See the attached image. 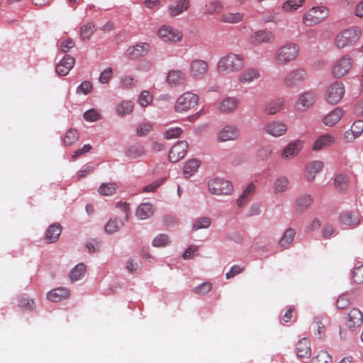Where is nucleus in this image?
Wrapping results in <instances>:
<instances>
[{
	"label": "nucleus",
	"mask_w": 363,
	"mask_h": 363,
	"mask_svg": "<svg viewBox=\"0 0 363 363\" xmlns=\"http://www.w3.org/2000/svg\"><path fill=\"white\" fill-rule=\"evenodd\" d=\"M244 66V57L241 55L229 53L221 57L217 65L219 72H233L240 70Z\"/></svg>",
	"instance_id": "obj_1"
},
{
	"label": "nucleus",
	"mask_w": 363,
	"mask_h": 363,
	"mask_svg": "<svg viewBox=\"0 0 363 363\" xmlns=\"http://www.w3.org/2000/svg\"><path fill=\"white\" fill-rule=\"evenodd\" d=\"M361 35L362 31L359 27L354 26L345 29L336 36L335 45L340 49L351 46L359 39Z\"/></svg>",
	"instance_id": "obj_2"
},
{
	"label": "nucleus",
	"mask_w": 363,
	"mask_h": 363,
	"mask_svg": "<svg viewBox=\"0 0 363 363\" xmlns=\"http://www.w3.org/2000/svg\"><path fill=\"white\" fill-rule=\"evenodd\" d=\"M199 96L197 94L186 91L180 95L174 104V110L176 112H186L194 108L198 104Z\"/></svg>",
	"instance_id": "obj_3"
},
{
	"label": "nucleus",
	"mask_w": 363,
	"mask_h": 363,
	"mask_svg": "<svg viewBox=\"0 0 363 363\" xmlns=\"http://www.w3.org/2000/svg\"><path fill=\"white\" fill-rule=\"evenodd\" d=\"M328 9L325 6H317L311 9L303 16V22L306 26L315 25L328 17Z\"/></svg>",
	"instance_id": "obj_4"
},
{
	"label": "nucleus",
	"mask_w": 363,
	"mask_h": 363,
	"mask_svg": "<svg viewBox=\"0 0 363 363\" xmlns=\"http://www.w3.org/2000/svg\"><path fill=\"white\" fill-rule=\"evenodd\" d=\"M295 60V44L286 43L279 48L275 55V60L278 65H286Z\"/></svg>",
	"instance_id": "obj_5"
},
{
	"label": "nucleus",
	"mask_w": 363,
	"mask_h": 363,
	"mask_svg": "<svg viewBox=\"0 0 363 363\" xmlns=\"http://www.w3.org/2000/svg\"><path fill=\"white\" fill-rule=\"evenodd\" d=\"M209 191L215 195H228L233 191V186L230 182L216 178L209 181L208 182Z\"/></svg>",
	"instance_id": "obj_6"
},
{
	"label": "nucleus",
	"mask_w": 363,
	"mask_h": 363,
	"mask_svg": "<svg viewBox=\"0 0 363 363\" xmlns=\"http://www.w3.org/2000/svg\"><path fill=\"white\" fill-rule=\"evenodd\" d=\"M157 35L164 42L177 43L182 40L183 34L178 29L164 25L157 31Z\"/></svg>",
	"instance_id": "obj_7"
},
{
	"label": "nucleus",
	"mask_w": 363,
	"mask_h": 363,
	"mask_svg": "<svg viewBox=\"0 0 363 363\" xmlns=\"http://www.w3.org/2000/svg\"><path fill=\"white\" fill-rule=\"evenodd\" d=\"M208 65L206 60L195 59L192 60L189 65V75L196 79H201L208 72Z\"/></svg>",
	"instance_id": "obj_8"
},
{
	"label": "nucleus",
	"mask_w": 363,
	"mask_h": 363,
	"mask_svg": "<svg viewBox=\"0 0 363 363\" xmlns=\"http://www.w3.org/2000/svg\"><path fill=\"white\" fill-rule=\"evenodd\" d=\"M345 94V86L342 82H336L331 84L325 94L327 101L332 104L338 103Z\"/></svg>",
	"instance_id": "obj_9"
},
{
	"label": "nucleus",
	"mask_w": 363,
	"mask_h": 363,
	"mask_svg": "<svg viewBox=\"0 0 363 363\" xmlns=\"http://www.w3.org/2000/svg\"><path fill=\"white\" fill-rule=\"evenodd\" d=\"M352 67V59L346 55L338 60L333 66V74L335 78L345 76Z\"/></svg>",
	"instance_id": "obj_10"
},
{
	"label": "nucleus",
	"mask_w": 363,
	"mask_h": 363,
	"mask_svg": "<svg viewBox=\"0 0 363 363\" xmlns=\"http://www.w3.org/2000/svg\"><path fill=\"white\" fill-rule=\"evenodd\" d=\"M324 163L320 160H313L308 162L303 171L304 178L309 182H313L317 174L322 172Z\"/></svg>",
	"instance_id": "obj_11"
},
{
	"label": "nucleus",
	"mask_w": 363,
	"mask_h": 363,
	"mask_svg": "<svg viewBox=\"0 0 363 363\" xmlns=\"http://www.w3.org/2000/svg\"><path fill=\"white\" fill-rule=\"evenodd\" d=\"M188 143L182 140L177 143L170 150L169 159L171 162H177L183 159L187 152Z\"/></svg>",
	"instance_id": "obj_12"
},
{
	"label": "nucleus",
	"mask_w": 363,
	"mask_h": 363,
	"mask_svg": "<svg viewBox=\"0 0 363 363\" xmlns=\"http://www.w3.org/2000/svg\"><path fill=\"white\" fill-rule=\"evenodd\" d=\"M274 35L268 30H259L255 32L250 38V43L254 45L262 43H271L274 40Z\"/></svg>",
	"instance_id": "obj_13"
},
{
	"label": "nucleus",
	"mask_w": 363,
	"mask_h": 363,
	"mask_svg": "<svg viewBox=\"0 0 363 363\" xmlns=\"http://www.w3.org/2000/svg\"><path fill=\"white\" fill-rule=\"evenodd\" d=\"M363 322L362 313L358 308H352L347 313L346 325L351 330H354L359 328Z\"/></svg>",
	"instance_id": "obj_14"
},
{
	"label": "nucleus",
	"mask_w": 363,
	"mask_h": 363,
	"mask_svg": "<svg viewBox=\"0 0 363 363\" xmlns=\"http://www.w3.org/2000/svg\"><path fill=\"white\" fill-rule=\"evenodd\" d=\"M316 96L314 92L308 91L301 94L296 101V110L305 111L315 103Z\"/></svg>",
	"instance_id": "obj_15"
},
{
	"label": "nucleus",
	"mask_w": 363,
	"mask_h": 363,
	"mask_svg": "<svg viewBox=\"0 0 363 363\" xmlns=\"http://www.w3.org/2000/svg\"><path fill=\"white\" fill-rule=\"evenodd\" d=\"M264 130L267 134L277 138L286 133L287 126L281 121H272L266 124Z\"/></svg>",
	"instance_id": "obj_16"
},
{
	"label": "nucleus",
	"mask_w": 363,
	"mask_h": 363,
	"mask_svg": "<svg viewBox=\"0 0 363 363\" xmlns=\"http://www.w3.org/2000/svg\"><path fill=\"white\" fill-rule=\"evenodd\" d=\"M339 220L342 225L356 228L360 225L362 218L358 214L350 211H346L339 215Z\"/></svg>",
	"instance_id": "obj_17"
},
{
	"label": "nucleus",
	"mask_w": 363,
	"mask_h": 363,
	"mask_svg": "<svg viewBox=\"0 0 363 363\" xmlns=\"http://www.w3.org/2000/svg\"><path fill=\"white\" fill-rule=\"evenodd\" d=\"M260 70L257 67L244 69L238 77V82L242 84H248L260 77Z\"/></svg>",
	"instance_id": "obj_18"
},
{
	"label": "nucleus",
	"mask_w": 363,
	"mask_h": 363,
	"mask_svg": "<svg viewBox=\"0 0 363 363\" xmlns=\"http://www.w3.org/2000/svg\"><path fill=\"white\" fill-rule=\"evenodd\" d=\"M240 133L237 128L233 125H225L218 133V140L225 142L235 140L239 137Z\"/></svg>",
	"instance_id": "obj_19"
},
{
	"label": "nucleus",
	"mask_w": 363,
	"mask_h": 363,
	"mask_svg": "<svg viewBox=\"0 0 363 363\" xmlns=\"http://www.w3.org/2000/svg\"><path fill=\"white\" fill-rule=\"evenodd\" d=\"M150 45L147 43H139L128 48V55L131 59H137L147 54L150 50Z\"/></svg>",
	"instance_id": "obj_20"
},
{
	"label": "nucleus",
	"mask_w": 363,
	"mask_h": 363,
	"mask_svg": "<svg viewBox=\"0 0 363 363\" xmlns=\"http://www.w3.org/2000/svg\"><path fill=\"white\" fill-rule=\"evenodd\" d=\"M75 60L71 55H65L56 65V72L61 76H66L74 67Z\"/></svg>",
	"instance_id": "obj_21"
},
{
	"label": "nucleus",
	"mask_w": 363,
	"mask_h": 363,
	"mask_svg": "<svg viewBox=\"0 0 363 363\" xmlns=\"http://www.w3.org/2000/svg\"><path fill=\"white\" fill-rule=\"evenodd\" d=\"M311 355V341L303 337L296 343V356L299 359H308Z\"/></svg>",
	"instance_id": "obj_22"
},
{
	"label": "nucleus",
	"mask_w": 363,
	"mask_h": 363,
	"mask_svg": "<svg viewBox=\"0 0 363 363\" xmlns=\"http://www.w3.org/2000/svg\"><path fill=\"white\" fill-rule=\"evenodd\" d=\"M185 74L179 69L170 70L167 77V82L171 86H178L184 83Z\"/></svg>",
	"instance_id": "obj_23"
},
{
	"label": "nucleus",
	"mask_w": 363,
	"mask_h": 363,
	"mask_svg": "<svg viewBox=\"0 0 363 363\" xmlns=\"http://www.w3.org/2000/svg\"><path fill=\"white\" fill-rule=\"evenodd\" d=\"M335 138L330 134L320 135L314 143L312 149L314 151H320L326 147H330L335 143Z\"/></svg>",
	"instance_id": "obj_24"
},
{
	"label": "nucleus",
	"mask_w": 363,
	"mask_h": 363,
	"mask_svg": "<svg viewBox=\"0 0 363 363\" xmlns=\"http://www.w3.org/2000/svg\"><path fill=\"white\" fill-rule=\"evenodd\" d=\"M69 296V291L65 287H58L50 291L47 294L48 300L53 302H59L66 299Z\"/></svg>",
	"instance_id": "obj_25"
},
{
	"label": "nucleus",
	"mask_w": 363,
	"mask_h": 363,
	"mask_svg": "<svg viewBox=\"0 0 363 363\" xmlns=\"http://www.w3.org/2000/svg\"><path fill=\"white\" fill-rule=\"evenodd\" d=\"M255 190L256 186L254 183H250L244 189L242 194L238 199L237 205L240 208L244 207L250 201L252 195L255 193Z\"/></svg>",
	"instance_id": "obj_26"
},
{
	"label": "nucleus",
	"mask_w": 363,
	"mask_h": 363,
	"mask_svg": "<svg viewBox=\"0 0 363 363\" xmlns=\"http://www.w3.org/2000/svg\"><path fill=\"white\" fill-rule=\"evenodd\" d=\"M62 233V227L59 223L50 225L45 232V240L48 243L55 242Z\"/></svg>",
	"instance_id": "obj_27"
},
{
	"label": "nucleus",
	"mask_w": 363,
	"mask_h": 363,
	"mask_svg": "<svg viewBox=\"0 0 363 363\" xmlns=\"http://www.w3.org/2000/svg\"><path fill=\"white\" fill-rule=\"evenodd\" d=\"M313 199L310 194H303L296 199V213H303L313 204Z\"/></svg>",
	"instance_id": "obj_28"
},
{
	"label": "nucleus",
	"mask_w": 363,
	"mask_h": 363,
	"mask_svg": "<svg viewBox=\"0 0 363 363\" xmlns=\"http://www.w3.org/2000/svg\"><path fill=\"white\" fill-rule=\"evenodd\" d=\"M342 116L343 110L336 108L323 118V122L327 126H333L340 120Z\"/></svg>",
	"instance_id": "obj_29"
},
{
	"label": "nucleus",
	"mask_w": 363,
	"mask_h": 363,
	"mask_svg": "<svg viewBox=\"0 0 363 363\" xmlns=\"http://www.w3.org/2000/svg\"><path fill=\"white\" fill-rule=\"evenodd\" d=\"M145 155V147L140 144H135L128 147L125 151V155L130 160L139 158Z\"/></svg>",
	"instance_id": "obj_30"
},
{
	"label": "nucleus",
	"mask_w": 363,
	"mask_h": 363,
	"mask_svg": "<svg viewBox=\"0 0 363 363\" xmlns=\"http://www.w3.org/2000/svg\"><path fill=\"white\" fill-rule=\"evenodd\" d=\"M189 6L188 0H179L169 6V11L171 16H176L186 11Z\"/></svg>",
	"instance_id": "obj_31"
},
{
	"label": "nucleus",
	"mask_w": 363,
	"mask_h": 363,
	"mask_svg": "<svg viewBox=\"0 0 363 363\" xmlns=\"http://www.w3.org/2000/svg\"><path fill=\"white\" fill-rule=\"evenodd\" d=\"M134 109V103L130 100H124L119 103L116 111L118 116L123 117L126 115L131 114Z\"/></svg>",
	"instance_id": "obj_32"
},
{
	"label": "nucleus",
	"mask_w": 363,
	"mask_h": 363,
	"mask_svg": "<svg viewBox=\"0 0 363 363\" xmlns=\"http://www.w3.org/2000/svg\"><path fill=\"white\" fill-rule=\"evenodd\" d=\"M284 103L281 99L271 101L265 104L264 112L268 115L276 114L283 109Z\"/></svg>",
	"instance_id": "obj_33"
},
{
	"label": "nucleus",
	"mask_w": 363,
	"mask_h": 363,
	"mask_svg": "<svg viewBox=\"0 0 363 363\" xmlns=\"http://www.w3.org/2000/svg\"><path fill=\"white\" fill-rule=\"evenodd\" d=\"M239 101L234 97H227L219 104V109L222 112L229 113L235 111L238 105Z\"/></svg>",
	"instance_id": "obj_34"
},
{
	"label": "nucleus",
	"mask_w": 363,
	"mask_h": 363,
	"mask_svg": "<svg viewBox=\"0 0 363 363\" xmlns=\"http://www.w3.org/2000/svg\"><path fill=\"white\" fill-rule=\"evenodd\" d=\"M201 163L197 159L189 160L184 166L183 174L186 178L194 175L198 170Z\"/></svg>",
	"instance_id": "obj_35"
},
{
	"label": "nucleus",
	"mask_w": 363,
	"mask_h": 363,
	"mask_svg": "<svg viewBox=\"0 0 363 363\" xmlns=\"http://www.w3.org/2000/svg\"><path fill=\"white\" fill-rule=\"evenodd\" d=\"M154 209L150 203H144L140 204L136 210V216L141 220L150 218L153 215Z\"/></svg>",
	"instance_id": "obj_36"
},
{
	"label": "nucleus",
	"mask_w": 363,
	"mask_h": 363,
	"mask_svg": "<svg viewBox=\"0 0 363 363\" xmlns=\"http://www.w3.org/2000/svg\"><path fill=\"white\" fill-rule=\"evenodd\" d=\"M289 186V179L284 177L281 176L276 179L273 184V191L274 194H281L285 192Z\"/></svg>",
	"instance_id": "obj_37"
},
{
	"label": "nucleus",
	"mask_w": 363,
	"mask_h": 363,
	"mask_svg": "<svg viewBox=\"0 0 363 363\" xmlns=\"http://www.w3.org/2000/svg\"><path fill=\"white\" fill-rule=\"evenodd\" d=\"M244 13L242 12L225 13L220 16V21L226 23H238L243 20Z\"/></svg>",
	"instance_id": "obj_38"
},
{
	"label": "nucleus",
	"mask_w": 363,
	"mask_h": 363,
	"mask_svg": "<svg viewBox=\"0 0 363 363\" xmlns=\"http://www.w3.org/2000/svg\"><path fill=\"white\" fill-rule=\"evenodd\" d=\"M86 272V266L83 263L77 264L69 272V277L72 281L79 280Z\"/></svg>",
	"instance_id": "obj_39"
},
{
	"label": "nucleus",
	"mask_w": 363,
	"mask_h": 363,
	"mask_svg": "<svg viewBox=\"0 0 363 363\" xmlns=\"http://www.w3.org/2000/svg\"><path fill=\"white\" fill-rule=\"evenodd\" d=\"M79 139V134L76 129H69L62 139V144L65 146L73 145Z\"/></svg>",
	"instance_id": "obj_40"
},
{
	"label": "nucleus",
	"mask_w": 363,
	"mask_h": 363,
	"mask_svg": "<svg viewBox=\"0 0 363 363\" xmlns=\"http://www.w3.org/2000/svg\"><path fill=\"white\" fill-rule=\"evenodd\" d=\"M335 188L340 191H344L349 186V177L344 174H339L335 178Z\"/></svg>",
	"instance_id": "obj_41"
},
{
	"label": "nucleus",
	"mask_w": 363,
	"mask_h": 363,
	"mask_svg": "<svg viewBox=\"0 0 363 363\" xmlns=\"http://www.w3.org/2000/svg\"><path fill=\"white\" fill-rule=\"evenodd\" d=\"M311 326L314 331L315 335H316V337L319 339L322 338L325 333V325L322 322V318L315 317Z\"/></svg>",
	"instance_id": "obj_42"
},
{
	"label": "nucleus",
	"mask_w": 363,
	"mask_h": 363,
	"mask_svg": "<svg viewBox=\"0 0 363 363\" xmlns=\"http://www.w3.org/2000/svg\"><path fill=\"white\" fill-rule=\"evenodd\" d=\"M117 184L114 182L103 183L101 184L98 191L101 195L103 196H111L116 192Z\"/></svg>",
	"instance_id": "obj_43"
},
{
	"label": "nucleus",
	"mask_w": 363,
	"mask_h": 363,
	"mask_svg": "<svg viewBox=\"0 0 363 363\" xmlns=\"http://www.w3.org/2000/svg\"><path fill=\"white\" fill-rule=\"evenodd\" d=\"M95 31V26L93 23L89 22L81 27L80 38L82 40H89Z\"/></svg>",
	"instance_id": "obj_44"
},
{
	"label": "nucleus",
	"mask_w": 363,
	"mask_h": 363,
	"mask_svg": "<svg viewBox=\"0 0 363 363\" xmlns=\"http://www.w3.org/2000/svg\"><path fill=\"white\" fill-rule=\"evenodd\" d=\"M170 239L167 234H159L152 241V245L155 247H164L169 245Z\"/></svg>",
	"instance_id": "obj_45"
},
{
	"label": "nucleus",
	"mask_w": 363,
	"mask_h": 363,
	"mask_svg": "<svg viewBox=\"0 0 363 363\" xmlns=\"http://www.w3.org/2000/svg\"><path fill=\"white\" fill-rule=\"evenodd\" d=\"M295 231L293 228L287 229L279 240V244L284 247H288L294 240Z\"/></svg>",
	"instance_id": "obj_46"
},
{
	"label": "nucleus",
	"mask_w": 363,
	"mask_h": 363,
	"mask_svg": "<svg viewBox=\"0 0 363 363\" xmlns=\"http://www.w3.org/2000/svg\"><path fill=\"white\" fill-rule=\"evenodd\" d=\"M223 8L221 2L218 0H212L206 4V11L209 14H215L220 12Z\"/></svg>",
	"instance_id": "obj_47"
},
{
	"label": "nucleus",
	"mask_w": 363,
	"mask_h": 363,
	"mask_svg": "<svg viewBox=\"0 0 363 363\" xmlns=\"http://www.w3.org/2000/svg\"><path fill=\"white\" fill-rule=\"evenodd\" d=\"M122 225L123 223L121 220L116 218H111L105 225V230L107 233L112 234L118 231Z\"/></svg>",
	"instance_id": "obj_48"
},
{
	"label": "nucleus",
	"mask_w": 363,
	"mask_h": 363,
	"mask_svg": "<svg viewBox=\"0 0 363 363\" xmlns=\"http://www.w3.org/2000/svg\"><path fill=\"white\" fill-rule=\"evenodd\" d=\"M211 224V219L208 217H201L196 219L192 226V230L196 231L200 229L208 228Z\"/></svg>",
	"instance_id": "obj_49"
},
{
	"label": "nucleus",
	"mask_w": 363,
	"mask_h": 363,
	"mask_svg": "<svg viewBox=\"0 0 363 363\" xmlns=\"http://www.w3.org/2000/svg\"><path fill=\"white\" fill-rule=\"evenodd\" d=\"M312 363H332V357L328 352L321 350L312 359Z\"/></svg>",
	"instance_id": "obj_50"
},
{
	"label": "nucleus",
	"mask_w": 363,
	"mask_h": 363,
	"mask_svg": "<svg viewBox=\"0 0 363 363\" xmlns=\"http://www.w3.org/2000/svg\"><path fill=\"white\" fill-rule=\"evenodd\" d=\"M153 128V124L150 122H144L139 124L136 128L137 135L140 137L147 135Z\"/></svg>",
	"instance_id": "obj_51"
},
{
	"label": "nucleus",
	"mask_w": 363,
	"mask_h": 363,
	"mask_svg": "<svg viewBox=\"0 0 363 363\" xmlns=\"http://www.w3.org/2000/svg\"><path fill=\"white\" fill-rule=\"evenodd\" d=\"M84 119L88 122H94L101 118L100 112L94 108L86 111L83 114Z\"/></svg>",
	"instance_id": "obj_52"
},
{
	"label": "nucleus",
	"mask_w": 363,
	"mask_h": 363,
	"mask_svg": "<svg viewBox=\"0 0 363 363\" xmlns=\"http://www.w3.org/2000/svg\"><path fill=\"white\" fill-rule=\"evenodd\" d=\"M272 152L273 148L271 145H264L258 150L257 157L262 160H266L272 156Z\"/></svg>",
	"instance_id": "obj_53"
},
{
	"label": "nucleus",
	"mask_w": 363,
	"mask_h": 363,
	"mask_svg": "<svg viewBox=\"0 0 363 363\" xmlns=\"http://www.w3.org/2000/svg\"><path fill=\"white\" fill-rule=\"evenodd\" d=\"M295 155V143H290L281 152V156L284 160H291Z\"/></svg>",
	"instance_id": "obj_54"
},
{
	"label": "nucleus",
	"mask_w": 363,
	"mask_h": 363,
	"mask_svg": "<svg viewBox=\"0 0 363 363\" xmlns=\"http://www.w3.org/2000/svg\"><path fill=\"white\" fill-rule=\"evenodd\" d=\"M212 289V284L211 282L205 281L202 284L194 287V291L199 295H205Z\"/></svg>",
	"instance_id": "obj_55"
},
{
	"label": "nucleus",
	"mask_w": 363,
	"mask_h": 363,
	"mask_svg": "<svg viewBox=\"0 0 363 363\" xmlns=\"http://www.w3.org/2000/svg\"><path fill=\"white\" fill-rule=\"evenodd\" d=\"M152 101V97L148 91H143L139 97L138 103L140 106L145 107L148 106Z\"/></svg>",
	"instance_id": "obj_56"
},
{
	"label": "nucleus",
	"mask_w": 363,
	"mask_h": 363,
	"mask_svg": "<svg viewBox=\"0 0 363 363\" xmlns=\"http://www.w3.org/2000/svg\"><path fill=\"white\" fill-rule=\"evenodd\" d=\"M92 90V84L89 81L82 82L77 88L76 92L78 94L87 95Z\"/></svg>",
	"instance_id": "obj_57"
},
{
	"label": "nucleus",
	"mask_w": 363,
	"mask_h": 363,
	"mask_svg": "<svg viewBox=\"0 0 363 363\" xmlns=\"http://www.w3.org/2000/svg\"><path fill=\"white\" fill-rule=\"evenodd\" d=\"M182 133V130L179 127H173L167 129L165 132V138L166 139H172L177 138L181 135Z\"/></svg>",
	"instance_id": "obj_58"
},
{
	"label": "nucleus",
	"mask_w": 363,
	"mask_h": 363,
	"mask_svg": "<svg viewBox=\"0 0 363 363\" xmlns=\"http://www.w3.org/2000/svg\"><path fill=\"white\" fill-rule=\"evenodd\" d=\"M112 69L111 67H107L101 72L99 77V81L101 84H106L112 78Z\"/></svg>",
	"instance_id": "obj_59"
},
{
	"label": "nucleus",
	"mask_w": 363,
	"mask_h": 363,
	"mask_svg": "<svg viewBox=\"0 0 363 363\" xmlns=\"http://www.w3.org/2000/svg\"><path fill=\"white\" fill-rule=\"evenodd\" d=\"M353 279L357 284H363V264L354 268L353 271Z\"/></svg>",
	"instance_id": "obj_60"
},
{
	"label": "nucleus",
	"mask_w": 363,
	"mask_h": 363,
	"mask_svg": "<svg viewBox=\"0 0 363 363\" xmlns=\"http://www.w3.org/2000/svg\"><path fill=\"white\" fill-rule=\"evenodd\" d=\"M164 179H161L153 182L152 183L145 186L143 189V192H152L155 191L160 185L163 184Z\"/></svg>",
	"instance_id": "obj_61"
},
{
	"label": "nucleus",
	"mask_w": 363,
	"mask_h": 363,
	"mask_svg": "<svg viewBox=\"0 0 363 363\" xmlns=\"http://www.w3.org/2000/svg\"><path fill=\"white\" fill-rule=\"evenodd\" d=\"M75 43L71 38L63 40L60 42V49L63 52H68L74 46Z\"/></svg>",
	"instance_id": "obj_62"
},
{
	"label": "nucleus",
	"mask_w": 363,
	"mask_h": 363,
	"mask_svg": "<svg viewBox=\"0 0 363 363\" xmlns=\"http://www.w3.org/2000/svg\"><path fill=\"white\" fill-rule=\"evenodd\" d=\"M284 84L287 87H293L295 84V73L291 71L284 77Z\"/></svg>",
	"instance_id": "obj_63"
},
{
	"label": "nucleus",
	"mask_w": 363,
	"mask_h": 363,
	"mask_svg": "<svg viewBox=\"0 0 363 363\" xmlns=\"http://www.w3.org/2000/svg\"><path fill=\"white\" fill-rule=\"evenodd\" d=\"M351 129L359 137L363 132V120L355 121L352 125Z\"/></svg>",
	"instance_id": "obj_64"
}]
</instances>
